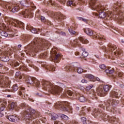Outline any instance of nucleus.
<instances>
[{"label": "nucleus", "instance_id": "obj_13", "mask_svg": "<svg viewBox=\"0 0 124 124\" xmlns=\"http://www.w3.org/2000/svg\"><path fill=\"white\" fill-rule=\"evenodd\" d=\"M8 79L4 77H0V85L3 88H8L9 83L8 82Z\"/></svg>", "mask_w": 124, "mask_h": 124}, {"label": "nucleus", "instance_id": "obj_11", "mask_svg": "<svg viewBox=\"0 0 124 124\" xmlns=\"http://www.w3.org/2000/svg\"><path fill=\"white\" fill-rule=\"evenodd\" d=\"M108 49L106 48V47L105 46H102V48L103 50H104L105 52L108 53V55H111L112 53H113V51L116 50L117 49V46H114L112 44H109L108 45Z\"/></svg>", "mask_w": 124, "mask_h": 124}, {"label": "nucleus", "instance_id": "obj_27", "mask_svg": "<svg viewBox=\"0 0 124 124\" xmlns=\"http://www.w3.org/2000/svg\"><path fill=\"white\" fill-rule=\"evenodd\" d=\"M105 72L108 75H109V74H112V73H114V72H115V70H114V69H107L105 70Z\"/></svg>", "mask_w": 124, "mask_h": 124}, {"label": "nucleus", "instance_id": "obj_9", "mask_svg": "<svg viewBox=\"0 0 124 124\" xmlns=\"http://www.w3.org/2000/svg\"><path fill=\"white\" fill-rule=\"evenodd\" d=\"M27 81L28 84H30L31 85L34 84L36 88H40V82L35 78L28 77Z\"/></svg>", "mask_w": 124, "mask_h": 124}, {"label": "nucleus", "instance_id": "obj_18", "mask_svg": "<svg viewBox=\"0 0 124 124\" xmlns=\"http://www.w3.org/2000/svg\"><path fill=\"white\" fill-rule=\"evenodd\" d=\"M13 25L15 26V27H23L24 23L21 22L18 20H15L13 21Z\"/></svg>", "mask_w": 124, "mask_h": 124}, {"label": "nucleus", "instance_id": "obj_46", "mask_svg": "<svg viewBox=\"0 0 124 124\" xmlns=\"http://www.w3.org/2000/svg\"><path fill=\"white\" fill-rule=\"evenodd\" d=\"M68 31H69V32L71 33V34H75V33H76V32L73 30H72V29H71V28L69 29Z\"/></svg>", "mask_w": 124, "mask_h": 124}, {"label": "nucleus", "instance_id": "obj_39", "mask_svg": "<svg viewBox=\"0 0 124 124\" xmlns=\"http://www.w3.org/2000/svg\"><path fill=\"white\" fill-rule=\"evenodd\" d=\"M77 71L78 73L79 74H81V73L84 72V70H83V69L81 67H78L77 69Z\"/></svg>", "mask_w": 124, "mask_h": 124}, {"label": "nucleus", "instance_id": "obj_1", "mask_svg": "<svg viewBox=\"0 0 124 124\" xmlns=\"http://www.w3.org/2000/svg\"><path fill=\"white\" fill-rule=\"evenodd\" d=\"M42 86L44 90L48 91L49 93L53 94H60L62 91V88L55 85L48 81H43Z\"/></svg>", "mask_w": 124, "mask_h": 124}, {"label": "nucleus", "instance_id": "obj_53", "mask_svg": "<svg viewBox=\"0 0 124 124\" xmlns=\"http://www.w3.org/2000/svg\"><path fill=\"white\" fill-rule=\"evenodd\" d=\"M41 20L42 22H43L44 23L46 22V19L45 18V17L42 16L41 17Z\"/></svg>", "mask_w": 124, "mask_h": 124}, {"label": "nucleus", "instance_id": "obj_5", "mask_svg": "<svg viewBox=\"0 0 124 124\" xmlns=\"http://www.w3.org/2000/svg\"><path fill=\"white\" fill-rule=\"evenodd\" d=\"M55 108L64 111V112H69L71 110V106L68 102H64L63 103L58 102L55 104Z\"/></svg>", "mask_w": 124, "mask_h": 124}, {"label": "nucleus", "instance_id": "obj_64", "mask_svg": "<svg viewBox=\"0 0 124 124\" xmlns=\"http://www.w3.org/2000/svg\"><path fill=\"white\" fill-rule=\"evenodd\" d=\"M61 34L62 35H65V32H61Z\"/></svg>", "mask_w": 124, "mask_h": 124}, {"label": "nucleus", "instance_id": "obj_26", "mask_svg": "<svg viewBox=\"0 0 124 124\" xmlns=\"http://www.w3.org/2000/svg\"><path fill=\"white\" fill-rule=\"evenodd\" d=\"M118 96V93L117 92L112 91L110 93V97H117Z\"/></svg>", "mask_w": 124, "mask_h": 124}, {"label": "nucleus", "instance_id": "obj_10", "mask_svg": "<svg viewBox=\"0 0 124 124\" xmlns=\"http://www.w3.org/2000/svg\"><path fill=\"white\" fill-rule=\"evenodd\" d=\"M79 40L82 43L84 44H87L89 42L88 41V40L85 39L82 37H80L79 38V40L78 39H75L73 42H71V45L72 46H75V47H76L77 46H78V47H80L81 46V45L79 43Z\"/></svg>", "mask_w": 124, "mask_h": 124}, {"label": "nucleus", "instance_id": "obj_54", "mask_svg": "<svg viewBox=\"0 0 124 124\" xmlns=\"http://www.w3.org/2000/svg\"><path fill=\"white\" fill-rule=\"evenodd\" d=\"M26 3H27V1L25 0H23L20 2V4L23 6H25V4H26Z\"/></svg>", "mask_w": 124, "mask_h": 124}, {"label": "nucleus", "instance_id": "obj_37", "mask_svg": "<svg viewBox=\"0 0 124 124\" xmlns=\"http://www.w3.org/2000/svg\"><path fill=\"white\" fill-rule=\"evenodd\" d=\"M13 65L15 67H16V66H19V65H20V63H19V62L17 61H14L13 62Z\"/></svg>", "mask_w": 124, "mask_h": 124}, {"label": "nucleus", "instance_id": "obj_35", "mask_svg": "<svg viewBox=\"0 0 124 124\" xmlns=\"http://www.w3.org/2000/svg\"><path fill=\"white\" fill-rule=\"evenodd\" d=\"M16 76L17 77V78H19V79H21L22 78V75H21V72L20 71L16 72Z\"/></svg>", "mask_w": 124, "mask_h": 124}, {"label": "nucleus", "instance_id": "obj_41", "mask_svg": "<svg viewBox=\"0 0 124 124\" xmlns=\"http://www.w3.org/2000/svg\"><path fill=\"white\" fill-rule=\"evenodd\" d=\"M18 86L17 85V84H15L13 86V91H14L15 92H16V91H18Z\"/></svg>", "mask_w": 124, "mask_h": 124}, {"label": "nucleus", "instance_id": "obj_49", "mask_svg": "<svg viewBox=\"0 0 124 124\" xmlns=\"http://www.w3.org/2000/svg\"><path fill=\"white\" fill-rule=\"evenodd\" d=\"M93 85L87 86L86 87L87 91H90V90H91V89H92V88H93Z\"/></svg>", "mask_w": 124, "mask_h": 124}, {"label": "nucleus", "instance_id": "obj_33", "mask_svg": "<svg viewBox=\"0 0 124 124\" xmlns=\"http://www.w3.org/2000/svg\"><path fill=\"white\" fill-rule=\"evenodd\" d=\"M46 68L51 71H55V67L53 65L47 66Z\"/></svg>", "mask_w": 124, "mask_h": 124}, {"label": "nucleus", "instance_id": "obj_30", "mask_svg": "<svg viewBox=\"0 0 124 124\" xmlns=\"http://www.w3.org/2000/svg\"><path fill=\"white\" fill-rule=\"evenodd\" d=\"M21 107L23 108V109H26V110H28L30 108L29 107V105H27L25 103H22L21 105Z\"/></svg>", "mask_w": 124, "mask_h": 124}, {"label": "nucleus", "instance_id": "obj_23", "mask_svg": "<svg viewBox=\"0 0 124 124\" xmlns=\"http://www.w3.org/2000/svg\"><path fill=\"white\" fill-rule=\"evenodd\" d=\"M93 114L94 117H98V116H100V114H102V113H101V112L99 111V109H97L95 108L93 112Z\"/></svg>", "mask_w": 124, "mask_h": 124}, {"label": "nucleus", "instance_id": "obj_34", "mask_svg": "<svg viewBox=\"0 0 124 124\" xmlns=\"http://www.w3.org/2000/svg\"><path fill=\"white\" fill-rule=\"evenodd\" d=\"M67 4L69 6H71V7H72V6H75V4H74L72 1H68L67 3Z\"/></svg>", "mask_w": 124, "mask_h": 124}, {"label": "nucleus", "instance_id": "obj_63", "mask_svg": "<svg viewBox=\"0 0 124 124\" xmlns=\"http://www.w3.org/2000/svg\"><path fill=\"white\" fill-rule=\"evenodd\" d=\"M72 124H78V122L74 121V122L72 123Z\"/></svg>", "mask_w": 124, "mask_h": 124}, {"label": "nucleus", "instance_id": "obj_19", "mask_svg": "<svg viewBox=\"0 0 124 124\" xmlns=\"http://www.w3.org/2000/svg\"><path fill=\"white\" fill-rule=\"evenodd\" d=\"M122 54H123V50L120 49H117L116 51L114 52V55H115L116 57H120L122 56Z\"/></svg>", "mask_w": 124, "mask_h": 124}, {"label": "nucleus", "instance_id": "obj_48", "mask_svg": "<svg viewBox=\"0 0 124 124\" xmlns=\"http://www.w3.org/2000/svg\"><path fill=\"white\" fill-rule=\"evenodd\" d=\"M108 18H109L110 19V16H99L98 17V18H100V19H104L105 20H106L107 19H108Z\"/></svg>", "mask_w": 124, "mask_h": 124}, {"label": "nucleus", "instance_id": "obj_17", "mask_svg": "<svg viewBox=\"0 0 124 124\" xmlns=\"http://www.w3.org/2000/svg\"><path fill=\"white\" fill-rule=\"evenodd\" d=\"M8 119L10 122H12L13 123H17V122H19V117H16V116H9L8 117Z\"/></svg>", "mask_w": 124, "mask_h": 124}, {"label": "nucleus", "instance_id": "obj_61", "mask_svg": "<svg viewBox=\"0 0 124 124\" xmlns=\"http://www.w3.org/2000/svg\"><path fill=\"white\" fill-rule=\"evenodd\" d=\"M34 68L35 70H36V71H38L39 69L37 67H34Z\"/></svg>", "mask_w": 124, "mask_h": 124}, {"label": "nucleus", "instance_id": "obj_40", "mask_svg": "<svg viewBox=\"0 0 124 124\" xmlns=\"http://www.w3.org/2000/svg\"><path fill=\"white\" fill-rule=\"evenodd\" d=\"M81 120L82 123H83V124H88V123L86 122H87V118H86L85 117H82L81 118Z\"/></svg>", "mask_w": 124, "mask_h": 124}, {"label": "nucleus", "instance_id": "obj_36", "mask_svg": "<svg viewBox=\"0 0 124 124\" xmlns=\"http://www.w3.org/2000/svg\"><path fill=\"white\" fill-rule=\"evenodd\" d=\"M0 34L2 36H4L5 37H7V36H8V34L5 31H1Z\"/></svg>", "mask_w": 124, "mask_h": 124}, {"label": "nucleus", "instance_id": "obj_44", "mask_svg": "<svg viewBox=\"0 0 124 124\" xmlns=\"http://www.w3.org/2000/svg\"><path fill=\"white\" fill-rule=\"evenodd\" d=\"M99 67L101 69L103 70H104L105 69H106V65H104V64H102V65H100L99 66Z\"/></svg>", "mask_w": 124, "mask_h": 124}, {"label": "nucleus", "instance_id": "obj_28", "mask_svg": "<svg viewBox=\"0 0 124 124\" xmlns=\"http://www.w3.org/2000/svg\"><path fill=\"white\" fill-rule=\"evenodd\" d=\"M64 69L66 71H71L73 69V67L70 65H68L64 68Z\"/></svg>", "mask_w": 124, "mask_h": 124}, {"label": "nucleus", "instance_id": "obj_55", "mask_svg": "<svg viewBox=\"0 0 124 124\" xmlns=\"http://www.w3.org/2000/svg\"><path fill=\"white\" fill-rule=\"evenodd\" d=\"M11 50H10V49H9V50H8V51H6L5 52H4L3 54H6V55H8V54H9V55H10V54H11Z\"/></svg>", "mask_w": 124, "mask_h": 124}, {"label": "nucleus", "instance_id": "obj_25", "mask_svg": "<svg viewBox=\"0 0 124 124\" xmlns=\"http://www.w3.org/2000/svg\"><path fill=\"white\" fill-rule=\"evenodd\" d=\"M18 94L19 95H24V97H25V88L21 87L20 90L18 92Z\"/></svg>", "mask_w": 124, "mask_h": 124}, {"label": "nucleus", "instance_id": "obj_29", "mask_svg": "<svg viewBox=\"0 0 124 124\" xmlns=\"http://www.w3.org/2000/svg\"><path fill=\"white\" fill-rule=\"evenodd\" d=\"M82 51H83V52H82V58H86V57H88V56L89 55V53H88V52L85 51V48H82Z\"/></svg>", "mask_w": 124, "mask_h": 124}, {"label": "nucleus", "instance_id": "obj_38", "mask_svg": "<svg viewBox=\"0 0 124 124\" xmlns=\"http://www.w3.org/2000/svg\"><path fill=\"white\" fill-rule=\"evenodd\" d=\"M77 19H78V20H80L81 21H83V22H85L86 23H87V21H88L87 19L83 18V17H79V16H77Z\"/></svg>", "mask_w": 124, "mask_h": 124}, {"label": "nucleus", "instance_id": "obj_21", "mask_svg": "<svg viewBox=\"0 0 124 124\" xmlns=\"http://www.w3.org/2000/svg\"><path fill=\"white\" fill-rule=\"evenodd\" d=\"M10 106H11V109L12 110H13L15 109L16 111H18V109L17 108H18V107H17V104L16 103H15L13 102H12L11 103Z\"/></svg>", "mask_w": 124, "mask_h": 124}, {"label": "nucleus", "instance_id": "obj_2", "mask_svg": "<svg viewBox=\"0 0 124 124\" xmlns=\"http://www.w3.org/2000/svg\"><path fill=\"white\" fill-rule=\"evenodd\" d=\"M45 46V41L41 39L35 38L30 45L31 51H37L38 49L41 50Z\"/></svg>", "mask_w": 124, "mask_h": 124}, {"label": "nucleus", "instance_id": "obj_3", "mask_svg": "<svg viewBox=\"0 0 124 124\" xmlns=\"http://www.w3.org/2000/svg\"><path fill=\"white\" fill-rule=\"evenodd\" d=\"M118 100H111L109 99L105 102L106 108L107 111H109L112 114H116L117 113V109H116V106L119 103Z\"/></svg>", "mask_w": 124, "mask_h": 124}, {"label": "nucleus", "instance_id": "obj_15", "mask_svg": "<svg viewBox=\"0 0 124 124\" xmlns=\"http://www.w3.org/2000/svg\"><path fill=\"white\" fill-rule=\"evenodd\" d=\"M103 119H105V121H108L109 123H111V124H113V123L115 122V120H116V118L114 117H110L107 114L103 116Z\"/></svg>", "mask_w": 124, "mask_h": 124}, {"label": "nucleus", "instance_id": "obj_7", "mask_svg": "<svg viewBox=\"0 0 124 124\" xmlns=\"http://www.w3.org/2000/svg\"><path fill=\"white\" fill-rule=\"evenodd\" d=\"M35 110L32 108H28L23 112L25 120L35 119Z\"/></svg>", "mask_w": 124, "mask_h": 124}, {"label": "nucleus", "instance_id": "obj_57", "mask_svg": "<svg viewBox=\"0 0 124 124\" xmlns=\"http://www.w3.org/2000/svg\"><path fill=\"white\" fill-rule=\"evenodd\" d=\"M33 123H34L35 124H40V121L38 122L37 120L36 121H33Z\"/></svg>", "mask_w": 124, "mask_h": 124}, {"label": "nucleus", "instance_id": "obj_50", "mask_svg": "<svg viewBox=\"0 0 124 124\" xmlns=\"http://www.w3.org/2000/svg\"><path fill=\"white\" fill-rule=\"evenodd\" d=\"M54 5V1H52V0H50L49 1L47 2V5Z\"/></svg>", "mask_w": 124, "mask_h": 124}, {"label": "nucleus", "instance_id": "obj_8", "mask_svg": "<svg viewBox=\"0 0 124 124\" xmlns=\"http://www.w3.org/2000/svg\"><path fill=\"white\" fill-rule=\"evenodd\" d=\"M84 32L85 33L87 34L88 35H93V38H96V39H99V40H103V39H105V38H104V36L100 34H93V31L89 28H86L84 30Z\"/></svg>", "mask_w": 124, "mask_h": 124}, {"label": "nucleus", "instance_id": "obj_58", "mask_svg": "<svg viewBox=\"0 0 124 124\" xmlns=\"http://www.w3.org/2000/svg\"><path fill=\"white\" fill-rule=\"evenodd\" d=\"M54 124H62L61 123V122L55 121L54 122Z\"/></svg>", "mask_w": 124, "mask_h": 124}, {"label": "nucleus", "instance_id": "obj_6", "mask_svg": "<svg viewBox=\"0 0 124 124\" xmlns=\"http://www.w3.org/2000/svg\"><path fill=\"white\" fill-rule=\"evenodd\" d=\"M110 89H111V86L108 85H104L103 87L100 86L97 88V93L99 96H105L110 91Z\"/></svg>", "mask_w": 124, "mask_h": 124}, {"label": "nucleus", "instance_id": "obj_31", "mask_svg": "<svg viewBox=\"0 0 124 124\" xmlns=\"http://www.w3.org/2000/svg\"><path fill=\"white\" fill-rule=\"evenodd\" d=\"M78 100L80 102H86V99L84 96H80L79 97Z\"/></svg>", "mask_w": 124, "mask_h": 124}, {"label": "nucleus", "instance_id": "obj_52", "mask_svg": "<svg viewBox=\"0 0 124 124\" xmlns=\"http://www.w3.org/2000/svg\"><path fill=\"white\" fill-rule=\"evenodd\" d=\"M116 73L118 74V75L119 77H122L123 76V72H117Z\"/></svg>", "mask_w": 124, "mask_h": 124}, {"label": "nucleus", "instance_id": "obj_59", "mask_svg": "<svg viewBox=\"0 0 124 124\" xmlns=\"http://www.w3.org/2000/svg\"><path fill=\"white\" fill-rule=\"evenodd\" d=\"M25 14H27V13H26V12L25 11H23L22 13H21V15H25Z\"/></svg>", "mask_w": 124, "mask_h": 124}, {"label": "nucleus", "instance_id": "obj_45", "mask_svg": "<svg viewBox=\"0 0 124 124\" xmlns=\"http://www.w3.org/2000/svg\"><path fill=\"white\" fill-rule=\"evenodd\" d=\"M122 16H116L115 17V20L117 21H123V18H122Z\"/></svg>", "mask_w": 124, "mask_h": 124}, {"label": "nucleus", "instance_id": "obj_42", "mask_svg": "<svg viewBox=\"0 0 124 124\" xmlns=\"http://www.w3.org/2000/svg\"><path fill=\"white\" fill-rule=\"evenodd\" d=\"M61 117L62 119V120H64L65 121H67V120H68V117H67V116L64 114H62L61 116Z\"/></svg>", "mask_w": 124, "mask_h": 124}, {"label": "nucleus", "instance_id": "obj_51", "mask_svg": "<svg viewBox=\"0 0 124 124\" xmlns=\"http://www.w3.org/2000/svg\"><path fill=\"white\" fill-rule=\"evenodd\" d=\"M1 67H3V69H4L5 71H7V70H9V68H8L7 66H3L2 65V66Z\"/></svg>", "mask_w": 124, "mask_h": 124}, {"label": "nucleus", "instance_id": "obj_32", "mask_svg": "<svg viewBox=\"0 0 124 124\" xmlns=\"http://www.w3.org/2000/svg\"><path fill=\"white\" fill-rule=\"evenodd\" d=\"M59 118V116L58 114L56 113H52L51 115V119L52 120H53L54 121L56 120V119H58Z\"/></svg>", "mask_w": 124, "mask_h": 124}, {"label": "nucleus", "instance_id": "obj_14", "mask_svg": "<svg viewBox=\"0 0 124 124\" xmlns=\"http://www.w3.org/2000/svg\"><path fill=\"white\" fill-rule=\"evenodd\" d=\"M60 58H61V54L57 53L56 51H55L52 55L51 59L53 61V62H58V61L60 60Z\"/></svg>", "mask_w": 124, "mask_h": 124}, {"label": "nucleus", "instance_id": "obj_12", "mask_svg": "<svg viewBox=\"0 0 124 124\" xmlns=\"http://www.w3.org/2000/svg\"><path fill=\"white\" fill-rule=\"evenodd\" d=\"M6 8H8L10 11H12L14 13L17 12L19 10V7L17 5L11 4L7 3L6 5Z\"/></svg>", "mask_w": 124, "mask_h": 124}, {"label": "nucleus", "instance_id": "obj_62", "mask_svg": "<svg viewBox=\"0 0 124 124\" xmlns=\"http://www.w3.org/2000/svg\"><path fill=\"white\" fill-rule=\"evenodd\" d=\"M96 81H98V82H100V78H96Z\"/></svg>", "mask_w": 124, "mask_h": 124}, {"label": "nucleus", "instance_id": "obj_47", "mask_svg": "<svg viewBox=\"0 0 124 124\" xmlns=\"http://www.w3.org/2000/svg\"><path fill=\"white\" fill-rule=\"evenodd\" d=\"M40 56L41 58H43L44 59H45V58H46V56H47V53L45 52L44 53H42Z\"/></svg>", "mask_w": 124, "mask_h": 124}, {"label": "nucleus", "instance_id": "obj_43", "mask_svg": "<svg viewBox=\"0 0 124 124\" xmlns=\"http://www.w3.org/2000/svg\"><path fill=\"white\" fill-rule=\"evenodd\" d=\"M67 93L70 96H72L73 95V92L70 90L67 91Z\"/></svg>", "mask_w": 124, "mask_h": 124}, {"label": "nucleus", "instance_id": "obj_24", "mask_svg": "<svg viewBox=\"0 0 124 124\" xmlns=\"http://www.w3.org/2000/svg\"><path fill=\"white\" fill-rule=\"evenodd\" d=\"M1 60L2 62H8L9 61V57L6 56V55H3L1 57Z\"/></svg>", "mask_w": 124, "mask_h": 124}, {"label": "nucleus", "instance_id": "obj_20", "mask_svg": "<svg viewBox=\"0 0 124 124\" xmlns=\"http://www.w3.org/2000/svg\"><path fill=\"white\" fill-rule=\"evenodd\" d=\"M85 77H86V78L90 79V80H91V81H93V82H94V81H95L94 76H93V75L92 74H86L85 75Z\"/></svg>", "mask_w": 124, "mask_h": 124}, {"label": "nucleus", "instance_id": "obj_16", "mask_svg": "<svg viewBox=\"0 0 124 124\" xmlns=\"http://www.w3.org/2000/svg\"><path fill=\"white\" fill-rule=\"evenodd\" d=\"M1 105L0 106V118L3 117V113L2 111L4 110V108L6 107V103L0 102Z\"/></svg>", "mask_w": 124, "mask_h": 124}, {"label": "nucleus", "instance_id": "obj_56", "mask_svg": "<svg viewBox=\"0 0 124 124\" xmlns=\"http://www.w3.org/2000/svg\"><path fill=\"white\" fill-rule=\"evenodd\" d=\"M81 83H88V80L85 79H83L82 80H81Z\"/></svg>", "mask_w": 124, "mask_h": 124}, {"label": "nucleus", "instance_id": "obj_22", "mask_svg": "<svg viewBox=\"0 0 124 124\" xmlns=\"http://www.w3.org/2000/svg\"><path fill=\"white\" fill-rule=\"evenodd\" d=\"M27 28H28V30L31 31L32 33H37V30L35 29V28H33V27L30 26L29 25H28Z\"/></svg>", "mask_w": 124, "mask_h": 124}, {"label": "nucleus", "instance_id": "obj_60", "mask_svg": "<svg viewBox=\"0 0 124 124\" xmlns=\"http://www.w3.org/2000/svg\"><path fill=\"white\" fill-rule=\"evenodd\" d=\"M54 15H56V16H62V14L61 13L59 14H55Z\"/></svg>", "mask_w": 124, "mask_h": 124}, {"label": "nucleus", "instance_id": "obj_4", "mask_svg": "<svg viewBox=\"0 0 124 124\" xmlns=\"http://www.w3.org/2000/svg\"><path fill=\"white\" fill-rule=\"evenodd\" d=\"M95 0H92L90 2V7L92 9L96 10L98 12V14L95 13L93 15H95V16H102V15L105 16L106 15L105 12H103V10H105V8L102 5L95 6Z\"/></svg>", "mask_w": 124, "mask_h": 124}]
</instances>
